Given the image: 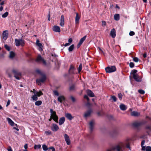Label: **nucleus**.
Returning <instances> with one entry per match:
<instances>
[{
  "mask_svg": "<svg viewBox=\"0 0 151 151\" xmlns=\"http://www.w3.org/2000/svg\"><path fill=\"white\" fill-rule=\"evenodd\" d=\"M125 148V143L120 142L113 146L111 149L114 151H124Z\"/></svg>",
  "mask_w": 151,
  "mask_h": 151,
  "instance_id": "obj_1",
  "label": "nucleus"
},
{
  "mask_svg": "<svg viewBox=\"0 0 151 151\" xmlns=\"http://www.w3.org/2000/svg\"><path fill=\"white\" fill-rule=\"evenodd\" d=\"M50 112L51 113V116L52 119L56 123H58V117L56 115V112L55 111H53L52 109H50Z\"/></svg>",
  "mask_w": 151,
  "mask_h": 151,
  "instance_id": "obj_2",
  "label": "nucleus"
},
{
  "mask_svg": "<svg viewBox=\"0 0 151 151\" xmlns=\"http://www.w3.org/2000/svg\"><path fill=\"white\" fill-rule=\"evenodd\" d=\"M105 70L106 73H111L116 71V68L115 66H110L106 68Z\"/></svg>",
  "mask_w": 151,
  "mask_h": 151,
  "instance_id": "obj_3",
  "label": "nucleus"
},
{
  "mask_svg": "<svg viewBox=\"0 0 151 151\" xmlns=\"http://www.w3.org/2000/svg\"><path fill=\"white\" fill-rule=\"evenodd\" d=\"M41 77H40L39 78L37 79L36 80V81L37 83H38V85H39V83H43L46 79V77L45 74L43 73H41Z\"/></svg>",
  "mask_w": 151,
  "mask_h": 151,
  "instance_id": "obj_4",
  "label": "nucleus"
},
{
  "mask_svg": "<svg viewBox=\"0 0 151 151\" xmlns=\"http://www.w3.org/2000/svg\"><path fill=\"white\" fill-rule=\"evenodd\" d=\"M15 45L17 46H19L21 45L22 46H23L24 45V41L22 39H15Z\"/></svg>",
  "mask_w": 151,
  "mask_h": 151,
  "instance_id": "obj_5",
  "label": "nucleus"
},
{
  "mask_svg": "<svg viewBox=\"0 0 151 151\" xmlns=\"http://www.w3.org/2000/svg\"><path fill=\"white\" fill-rule=\"evenodd\" d=\"M147 122L146 121H142L140 122H135L133 124V125L135 127H138L146 124Z\"/></svg>",
  "mask_w": 151,
  "mask_h": 151,
  "instance_id": "obj_6",
  "label": "nucleus"
},
{
  "mask_svg": "<svg viewBox=\"0 0 151 151\" xmlns=\"http://www.w3.org/2000/svg\"><path fill=\"white\" fill-rule=\"evenodd\" d=\"M12 72L14 74V77L17 80H19V76H21V73L15 69H13Z\"/></svg>",
  "mask_w": 151,
  "mask_h": 151,
  "instance_id": "obj_7",
  "label": "nucleus"
},
{
  "mask_svg": "<svg viewBox=\"0 0 151 151\" xmlns=\"http://www.w3.org/2000/svg\"><path fill=\"white\" fill-rule=\"evenodd\" d=\"M36 61L37 62H40L42 61L43 65H46V61L43 58H42V57L40 55H39L37 56Z\"/></svg>",
  "mask_w": 151,
  "mask_h": 151,
  "instance_id": "obj_8",
  "label": "nucleus"
},
{
  "mask_svg": "<svg viewBox=\"0 0 151 151\" xmlns=\"http://www.w3.org/2000/svg\"><path fill=\"white\" fill-rule=\"evenodd\" d=\"M8 32L7 30L4 31L2 34V36L3 39L4 40H6L7 39L8 37Z\"/></svg>",
  "mask_w": 151,
  "mask_h": 151,
  "instance_id": "obj_9",
  "label": "nucleus"
},
{
  "mask_svg": "<svg viewBox=\"0 0 151 151\" xmlns=\"http://www.w3.org/2000/svg\"><path fill=\"white\" fill-rule=\"evenodd\" d=\"M95 124V122L94 121L92 120L89 123V128L90 129V132L91 133L93 131L94 127L93 126Z\"/></svg>",
  "mask_w": 151,
  "mask_h": 151,
  "instance_id": "obj_10",
  "label": "nucleus"
},
{
  "mask_svg": "<svg viewBox=\"0 0 151 151\" xmlns=\"http://www.w3.org/2000/svg\"><path fill=\"white\" fill-rule=\"evenodd\" d=\"M51 129L53 131L56 132L58 130L59 128L58 126L56 124L53 123L52 124V126Z\"/></svg>",
  "mask_w": 151,
  "mask_h": 151,
  "instance_id": "obj_11",
  "label": "nucleus"
},
{
  "mask_svg": "<svg viewBox=\"0 0 151 151\" xmlns=\"http://www.w3.org/2000/svg\"><path fill=\"white\" fill-rule=\"evenodd\" d=\"M64 138L65 142L67 145H69L70 144V139L69 136L66 134H64Z\"/></svg>",
  "mask_w": 151,
  "mask_h": 151,
  "instance_id": "obj_12",
  "label": "nucleus"
},
{
  "mask_svg": "<svg viewBox=\"0 0 151 151\" xmlns=\"http://www.w3.org/2000/svg\"><path fill=\"white\" fill-rule=\"evenodd\" d=\"M133 77L134 80L137 82H140L142 81L141 78H139L138 74L136 75H134L133 76Z\"/></svg>",
  "mask_w": 151,
  "mask_h": 151,
  "instance_id": "obj_13",
  "label": "nucleus"
},
{
  "mask_svg": "<svg viewBox=\"0 0 151 151\" xmlns=\"http://www.w3.org/2000/svg\"><path fill=\"white\" fill-rule=\"evenodd\" d=\"M40 41L39 40H37L36 41V44L39 47V50L40 51L42 50L43 46L42 44L39 42Z\"/></svg>",
  "mask_w": 151,
  "mask_h": 151,
  "instance_id": "obj_14",
  "label": "nucleus"
},
{
  "mask_svg": "<svg viewBox=\"0 0 151 151\" xmlns=\"http://www.w3.org/2000/svg\"><path fill=\"white\" fill-rule=\"evenodd\" d=\"M60 21V25L61 26L63 27L64 24V18L63 15H62L61 16Z\"/></svg>",
  "mask_w": 151,
  "mask_h": 151,
  "instance_id": "obj_15",
  "label": "nucleus"
},
{
  "mask_svg": "<svg viewBox=\"0 0 151 151\" xmlns=\"http://www.w3.org/2000/svg\"><path fill=\"white\" fill-rule=\"evenodd\" d=\"M86 93L88 95L91 97H93L94 96V95L91 90L88 89L86 91Z\"/></svg>",
  "mask_w": 151,
  "mask_h": 151,
  "instance_id": "obj_16",
  "label": "nucleus"
},
{
  "mask_svg": "<svg viewBox=\"0 0 151 151\" xmlns=\"http://www.w3.org/2000/svg\"><path fill=\"white\" fill-rule=\"evenodd\" d=\"M110 35L112 38H114L115 37L116 35V30L114 28L111 30L110 32Z\"/></svg>",
  "mask_w": 151,
  "mask_h": 151,
  "instance_id": "obj_17",
  "label": "nucleus"
},
{
  "mask_svg": "<svg viewBox=\"0 0 151 151\" xmlns=\"http://www.w3.org/2000/svg\"><path fill=\"white\" fill-rule=\"evenodd\" d=\"M52 29L53 31L55 32H60V28L58 26H54Z\"/></svg>",
  "mask_w": 151,
  "mask_h": 151,
  "instance_id": "obj_18",
  "label": "nucleus"
},
{
  "mask_svg": "<svg viewBox=\"0 0 151 151\" xmlns=\"http://www.w3.org/2000/svg\"><path fill=\"white\" fill-rule=\"evenodd\" d=\"M75 69L74 66L72 65H70L69 70V73L70 74H74V71Z\"/></svg>",
  "mask_w": 151,
  "mask_h": 151,
  "instance_id": "obj_19",
  "label": "nucleus"
},
{
  "mask_svg": "<svg viewBox=\"0 0 151 151\" xmlns=\"http://www.w3.org/2000/svg\"><path fill=\"white\" fill-rule=\"evenodd\" d=\"M65 98L63 96H60L58 98V101L61 103H62L63 101H65Z\"/></svg>",
  "mask_w": 151,
  "mask_h": 151,
  "instance_id": "obj_20",
  "label": "nucleus"
},
{
  "mask_svg": "<svg viewBox=\"0 0 151 151\" xmlns=\"http://www.w3.org/2000/svg\"><path fill=\"white\" fill-rule=\"evenodd\" d=\"M8 123L12 126H13L14 124V122L9 118L8 117L6 118Z\"/></svg>",
  "mask_w": 151,
  "mask_h": 151,
  "instance_id": "obj_21",
  "label": "nucleus"
},
{
  "mask_svg": "<svg viewBox=\"0 0 151 151\" xmlns=\"http://www.w3.org/2000/svg\"><path fill=\"white\" fill-rule=\"evenodd\" d=\"M142 150L143 151H151V147L147 146L146 147H142Z\"/></svg>",
  "mask_w": 151,
  "mask_h": 151,
  "instance_id": "obj_22",
  "label": "nucleus"
},
{
  "mask_svg": "<svg viewBox=\"0 0 151 151\" xmlns=\"http://www.w3.org/2000/svg\"><path fill=\"white\" fill-rule=\"evenodd\" d=\"M65 117L69 120H71L73 118L71 114L70 113H67L65 114Z\"/></svg>",
  "mask_w": 151,
  "mask_h": 151,
  "instance_id": "obj_23",
  "label": "nucleus"
},
{
  "mask_svg": "<svg viewBox=\"0 0 151 151\" xmlns=\"http://www.w3.org/2000/svg\"><path fill=\"white\" fill-rule=\"evenodd\" d=\"M65 121V118L64 117H63L60 118L59 120V124L60 125L63 124L64 122Z\"/></svg>",
  "mask_w": 151,
  "mask_h": 151,
  "instance_id": "obj_24",
  "label": "nucleus"
},
{
  "mask_svg": "<svg viewBox=\"0 0 151 151\" xmlns=\"http://www.w3.org/2000/svg\"><path fill=\"white\" fill-rule=\"evenodd\" d=\"M92 112V111L91 109H90L88 110L85 113L84 117H87L89 116L90 115Z\"/></svg>",
  "mask_w": 151,
  "mask_h": 151,
  "instance_id": "obj_25",
  "label": "nucleus"
},
{
  "mask_svg": "<svg viewBox=\"0 0 151 151\" xmlns=\"http://www.w3.org/2000/svg\"><path fill=\"white\" fill-rule=\"evenodd\" d=\"M80 19V17L78 16V13H76V16L75 18V24L77 25L79 23V21Z\"/></svg>",
  "mask_w": 151,
  "mask_h": 151,
  "instance_id": "obj_26",
  "label": "nucleus"
},
{
  "mask_svg": "<svg viewBox=\"0 0 151 151\" xmlns=\"http://www.w3.org/2000/svg\"><path fill=\"white\" fill-rule=\"evenodd\" d=\"M131 115L132 116H137L140 115V114L137 111H134L131 113Z\"/></svg>",
  "mask_w": 151,
  "mask_h": 151,
  "instance_id": "obj_27",
  "label": "nucleus"
},
{
  "mask_svg": "<svg viewBox=\"0 0 151 151\" xmlns=\"http://www.w3.org/2000/svg\"><path fill=\"white\" fill-rule=\"evenodd\" d=\"M119 107L120 109L122 111L125 110L127 109V107L124 104H121L120 105Z\"/></svg>",
  "mask_w": 151,
  "mask_h": 151,
  "instance_id": "obj_28",
  "label": "nucleus"
},
{
  "mask_svg": "<svg viewBox=\"0 0 151 151\" xmlns=\"http://www.w3.org/2000/svg\"><path fill=\"white\" fill-rule=\"evenodd\" d=\"M114 18L116 21L119 20L120 19L119 14H115L114 16Z\"/></svg>",
  "mask_w": 151,
  "mask_h": 151,
  "instance_id": "obj_29",
  "label": "nucleus"
},
{
  "mask_svg": "<svg viewBox=\"0 0 151 151\" xmlns=\"http://www.w3.org/2000/svg\"><path fill=\"white\" fill-rule=\"evenodd\" d=\"M75 90V87L74 85H72L70 86L69 88V90L70 91H73Z\"/></svg>",
  "mask_w": 151,
  "mask_h": 151,
  "instance_id": "obj_30",
  "label": "nucleus"
},
{
  "mask_svg": "<svg viewBox=\"0 0 151 151\" xmlns=\"http://www.w3.org/2000/svg\"><path fill=\"white\" fill-rule=\"evenodd\" d=\"M86 37V36H85L82 38H81L79 42L80 43V44H82L83 42L85 40Z\"/></svg>",
  "mask_w": 151,
  "mask_h": 151,
  "instance_id": "obj_31",
  "label": "nucleus"
},
{
  "mask_svg": "<svg viewBox=\"0 0 151 151\" xmlns=\"http://www.w3.org/2000/svg\"><path fill=\"white\" fill-rule=\"evenodd\" d=\"M15 55L14 52L12 51L10 53V55L9 56V58H13L14 56Z\"/></svg>",
  "mask_w": 151,
  "mask_h": 151,
  "instance_id": "obj_32",
  "label": "nucleus"
},
{
  "mask_svg": "<svg viewBox=\"0 0 151 151\" xmlns=\"http://www.w3.org/2000/svg\"><path fill=\"white\" fill-rule=\"evenodd\" d=\"M74 45L73 44L70 45L68 48V50L69 52H72L74 48Z\"/></svg>",
  "mask_w": 151,
  "mask_h": 151,
  "instance_id": "obj_33",
  "label": "nucleus"
},
{
  "mask_svg": "<svg viewBox=\"0 0 151 151\" xmlns=\"http://www.w3.org/2000/svg\"><path fill=\"white\" fill-rule=\"evenodd\" d=\"M137 72V70H136L134 69L133 70H132L131 74L134 75H137V74H136V73Z\"/></svg>",
  "mask_w": 151,
  "mask_h": 151,
  "instance_id": "obj_34",
  "label": "nucleus"
},
{
  "mask_svg": "<svg viewBox=\"0 0 151 151\" xmlns=\"http://www.w3.org/2000/svg\"><path fill=\"white\" fill-rule=\"evenodd\" d=\"M42 148L43 150L45 151H46L48 149V148L45 145H42Z\"/></svg>",
  "mask_w": 151,
  "mask_h": 151,
  "instance_id": "obj_35",
  "label": "nucleus"
},
{
  "mask_svg": "<svg viewBox=\"0 0 151 151\" xmlns=\"http://www.w3.org/2000/svg\"><path fill=\"white\" fill-rule=\"evenodd\" d=\"M42 102L41 101H38L35 103V104L36 106H40L42 104Z\"/></svg>",
  "mask_w": 151,
  "mask_h": 151,
  "instance_id": "obj_36",
  "label": "nucleus"
},
{
  "mask_svg": "<svg viewBox=\"0 0 151 151\" xmlns=\"http://www.w3.org/2000/svg\"><path fill=\"white\" fill-rule=\"evenodd\" d=\"M42 95L43 93L41 91H40L39 92H36V95H37V96L39 97Z\"/></svg>",
  "mask_w": 151,
  "mask_h": 151,
  "instance_id": "obj_37",
  "label": "nucleus"
},
{
  "mask_svg": "<svg viewBox=\"0 0 151 151\" xmlns=\"http://www.w3.org/2000/svg\"><path fill=\"white\" fill-rule=\"evenodd\" d=\"M41 147V145H35L34 147V148L35 149H40Z\"/></svg>",
  "mask_w": 151,
  "mask_h": 151,
  "instance_id": "obj_38",
  "label": "nucleus"
},
{
  "mask_svg": "<svg viewBox=\"0 0 151 151\" xmlns=\"http://www.w3.org/2000/svg\"><path fill=\"white\" fill-rule=\"evenodd\" d=\"M8 14L9 13L8 12H6L2 15V17L4 18H6L8 16Z\"/></svg>",
  "mask_w": 151,
  "mask_h": 151,
  "instance_id": "obj_39",
  "label": "nucleus"
},
{
  "mask_svg": "<svg viewBox=\"0 0 151 151\" xmlns=\"http://www.w3.org/2000/svg\"><path fill=\"white\" fill-rule=\"evenodd\" d=\"M33 100L34 101H37L38 99V98L37 95H34L32 97Z\"/></svg>",
  "mask_w": 151,
  "mask_h": 151,
  "instance_id": "obj_40",
  "label": "nucleus"
},
{
  "mask_svg": "<svg viewBox=\"0 0 151 151\" xmlns=\"http://www.w3.org/2000/svg\"><path fill=\"white\" fill-rule=\"evenodd\" d=\"M138 92L140 94H143L145 93V92L144 90L142 89H139L138 90Z\"/></svg>",
  "mask_w": 151,
  "mask_h": 151,
  "instance_id": "obj_41",
  "label": "nucleus"
},
{
  "mask_svg": "<svg viewBox=\"0 0 151 151\" xmlns=\"http://www.w3.org/2000/svg\"><path fill=\"white\" fill-rule=\"evenodd\" d=\"M82 68V64L81 63L79 66L78 68V73H80V71H81Z\"/></svg>",
  "mask_w": 151,
  "mask_h": 151,
  "instance_id": "obj_42",
  "label": "nucleus"
},
{
  "mask_svg": "<svg viewBox=\"0 0 151 151\" xmlns=\"http://www.w3.org/2000/svg\"><path fill=\"white\" fill-rule=\"evenodd\" d=\"M70 98L73 102H74L76 101V99L73 96H70Z\"/></svg>",
  "mask_w": 151,
  "mask_h": 151,
  "instance_id": "obj_43",
  "label": "nucleus"
},
{
  "mask_svg": "<svg viewBox=\"0 0 151 151\" xmlns=\"http://www.w3.org/2000/svg\"><path fill=\"white\" fill-rule=\"evenodd\" d=\"M4 47L6 48V49L8 51H9L10 50V47L9 46L7 45H4Z\"/></svg>",
  "mask_w": 151,
  "mask_h": 151,
  "instance_id": "obj_44",
  "label": "nucleus"
},
{
  "mask_svg": "<svg viewBox=\"0 0 151 151\" xmlns=\"http://www.w3.org/2000/svg\"><path fill=\"white\" fill-rule=\"evenodd\" d=\"M118 97L120 100H122V95L121 93H118Z\"/></svg>",
  "mask_w": 151,
  "mask_h": 151,
  "instance_id": "obj_45",
  "label": "nucleus"
},
{
  "mask_svg": "<svg viewBox=\"0 0 151 151\" xmlns=\"http://www.w3.org/2000/svg\"><path fill=\"white\" fill-rule=\"evenodd\" d=\"M111 98L114 102H116V98L115 96H111Z\"/></svg>",
  "mask_w": 151,
  "mask_h": 151,
  "instance_id": "obj_46",
  "label": "nucleus"
},
{
  "mask_svg": "<svg viewBox=\"0 0 151 151\" xmlns=\"http://www.w3.org/2000/svg\"><path fill=\"white\" fill-rule=\"evenodd\" d=\"M133 60L135 62H137L139 61V59L137 57H134L133 59Z\"/></svg>",
  "mask_w": 151,
  "mask_h": 151,
  "instance_id": "obj_47",
  "label": "nucleus"
},
{
  "mask_svg": "<svg viewBox=\"0 0 151 151\" xmlns=\"http://www.w3.org/2000/svg\"><path fill=\"white\" fill-rule=\"evenodd\" d=\"M129 66L131 68H133L134 66V64L133 62H130Z\"/></svg>",
  "mask_w": 151,
  "mask_h": 151,
  "instance_id": "obj_48",
  "label": "nucleus"
},
{
  "mask_svg": "<svg viewBox=\"0 0 151 151\" xmlns=\"http://www.w3.org/2000/svg\"><path fill=\"white\" fill-rule=\"evenodd\" d=\"M54 94L55 95L57 96H58L59 95V93L58 92L56 91H53Z\"/></svg>",
  "mask_w": 151,
  "mask_h": 151,
  "instance_id": "obj_49",
  "label": "nucleus"
},
{
  "mask_svg": "<svg viewBox=\"0 0 151 151\" xmlns=\"http://www.w3.org/2000/svg\"><path fill=\"white\" fill-rule=\"evenodd\" d=\"M134 34H135V33L133 31H131L129 33V35L131 36H133V35H134Z\"/></svg>",
  "mask_w": 151,
  "mask_h": 151,
  "instance_id": "obj_50",
  "label": "nucleus"
},
{
  "mask_svg": "<svg viewBox=\"0 0 151 151\" xmlns=\"http://www.w3.org/2000/svg\"><path fill=\"white\" fill-rule=\"evenodd\" d=\"M45 133L47 135H50L52 133L50 131H47L45 132Z\"/></svg>",
  "mask_w": 151,
  "mask_h": 151,
  "instance_id": "obj_51",
  "label": "nucleus"
},
{
  "mask_svg": "<svg viewBox=\"0 0 151 151\" xmlns=\"http://www.w3.org/2000/svg\"><path fill=\"white\" fill-rule=\"evenodd\" d=\"M145 142V141L144 140H143L142 141L141 143V147H142H142H144V146H143L144 143ZM146 146H145V147Z\"/></svg>",
  "mask_w": 151,
  "mask_h": 151,
  "instance_id": "obj_52",
  "label": "nucleus"
},
{
  "mask_svg": "<svg viewBox=\"0 0 151 151\" xmlns=\"http://www.w3.org/2000/svg\"><path fill=\"white\" fill-rule=\"evenodd\" d=\"M126 147L129 148V150H131V149L130 146V144L129 143H128L126 145Z\"/></svg>",
  "mask_w": 151,
  "mask_h": 151,
  "instance_id": "obj_53",
  "label": "nucleus"
},
{
  "mask_svg": "<svg viewBox=\"0 0 151 151\" xmlns=\"http://www.w3.org/2000/svg\"><path fill=\"white\" fill-rule=\"evenodd\" d=\"M146 129L151 130V127L149 125H147L145 127Z\"/></svg>",
  "mask_w": 151,
  "mask_h": 151,
  "instance_id": "obj_54",
  "label": "nucleus"
},
{
  "mask_svg": "<svg viewBox=\"0 0 151 151\" xmlns=\"http://www.w3.org/2000/svg\"><path fill=\"white\" fill-rule=\"evenodd\" d=\"M48 149H51L52 150V151H55V149L54 147H51L48 148Z\"/></svg>",
  "mask_w": 151,
  "mask_h": 151,
  "instance_id": "obj_55",
  "label": "nucleus"
},
{
  "mask_svg": "<svg viewBox=\"0 0 151 151\" xmlns=\"http://www.w3.org/2000/svg\"><path fill=\"white\" fill-rule=\"evenodd\" d=\"M50 11H49V14L48 15V16H47V17H48V19L49 21H50Z\"/></svg>",
  "mask_w": 151,
  "mask_h": 151,
  "instance_id": "obj_56",
  "label": "nucleus"
},
{
  "mask_svg": "<svg viewBox=\"0 0 151 151\" xmlns=\"http://www.w3.org/2000/svg\"><path fill=\"white\" fill-rule=\"evenodd\" d=\"M72 40H73L72 38H69L68 40V42H69L68 43H70H70L72 42Z\"/></svg>",
  "mask_w": 151,
  "mask_h": 151,
  "instance_id": "obj_57",
  "label": "nucleus"
},
{
  "mask_svg": "<svg viewBox=\"0 0 151 151\" xmlns=\"http://www.w3.org/2000/svg\"><path fill=\"white\" fill-rule=\"evenodd\" d=\"M10 100H9L8 101L6 105V106H9V104H10Z\"/></svg>",
  "mask_w": 151,
  "mask_h": 151,
  "instance_id": "obj_58",
  "label": "nucleus"
},
{
  "mask_svg": "<svg viewBox=\"0 0 151 151\" xmlns=\"http://www.w3.org/2000/svg\"><path fill=\"white\" fill-rule=\"evenodd\" d=\"M36 72L37 73H38L40 74V75H41V73H42L41 72V71L39 70H36Z\"/></svg>",
  "mask_w": 151,
  "mask_h": 151,
  "instance_id": "obj_59",
  "label": "nucleus"
},
{
  "mask_svg": "<svg viewBox=\"0 0 151 151\" xmlns=\"http://www.w3.org/2000/svg\"><path fill=\"white\" fill-rule=\"evenodd\" d=\"M102 22L103 25H106V22L105 21H103Z\"/></svg>",
  "mask_w": 151,
  "mask_h": 151,
  "instance_id": "obj_60",
  "label": "nucleus"
},
{
  "mask_svg": "<svg viewBox=\"0 0 151 151\" xmlns=\"http://www.w3.org/2000/svg\"><path fill=\"white\" fill-rule=\"evenodd\" d=\"M82 45L81 44H80V43L79 42L78 44L77 45V48H79L80 47V46Z\"/></svg>",
  "mask_w": 151,
  "mask_h": 151,
  "instance_id": "obj_61",
  "label": "nucleus"
},
{
  "mask_svg": "<svg viewBox=\"0 0 151 151\" xmlns=\"http://www.w3.org/2000/svg\"><path fill=\"white\" fill-rule=\"evenodd\" d=\"M8 151H12V150L10 147H9V148L7 149Z\"/></svg>",
  "mask_w": 151,
  "mask_h": 151,
  "instance_id": "obj_62",
  "label": "nucleus"
},
{
  "mask_svg": "<svg viewBox=\"0 0 151 151\" xmlns=\"http://www.w3.org/2000/svg\"><path fill=\"white\" fill-rule=\"evenodd\" d=\"M24 147L25 149H26L28 147L27 144H25L24 145Z\"/></svg>",
  "mask_w": 151,
  "mask_h": 151,
  "instance_id": "obj_63",
  "label": "nucleus"
},
{
  "mask_svg": "<svg viewBox=\"0 0 151 151\" xmlns=\"http://www.w3.org/2000/svg\"><path fill=\"white\" fill-rule=\"evenodd\" d=\"M70 45V43H66L65 44V45H64V46L65 47H66L67 46L69 45Z\"/></svg>",
  "mask_w": 151,
  "mask_h": 151,
  "instance_id": "obj_64",
  "label": "nucleus"
}]
</instances>
